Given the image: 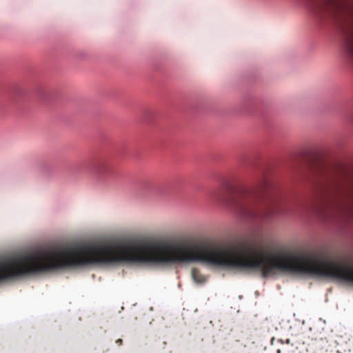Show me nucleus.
<instances>
[{
  "mask_svg": "<svg viewBox=\"0 0 353 353\" xmlns=\"http://www.w3.org/2000/svg\"><path fill=\"white\" fill-rule=\"evenodd\" d=\"M272 183L266 176L261 177L249 188L243 189L238 196L214 195V199L223 205L234 208L241 216L256 220L269 219L274 210L265 201Z\"/></svg>",
  "mask_w": 353,
  "mask_h": 353,
  "instance_id": "obj_1",
  "label": "nucleus"
},
{
  "mask_svg": "<svg viewBox=\"0 0 353 353\" xmlns=\"http://www.w3.org/2000/svg\"><path fill=\"white\" fill-rule=\"evenodd\" d=\"M306 3L315 14L338 26L343 36V50L353 61V0H306ZM347 120L353 125V114Z\"/></svg>",
  "mask_w": 353,
  "mask_h": 353,
  "instance_id": "obj_2",
  "label": "nucleus"
},
{
  "mask_svg": "<svg viewBox=\"0 0 353 353\" xmlns=\"http://www.w3.org/2000/svg\"><path fill=\"white\" fill-rule=\"evenodd\" d=\"M191 276L193 281L197 284H203L207 281L206 276L202 274L199 270L196 268L192 269Z\"/></svg>",
  "mask_w": 353,
  "mask_h": 353,
  "instance_id": "obj_3",
  "label": "nucleus"
},
{
  "mask_svg": "<svg viewBox=\"0 0 353 353\" xmlns=\"http://www.w3.org/2000/svg\"><path fill=\"white\" fill-rule=\"evenodd\" d=\"M123 341L121 339H119L116 341V343H117L119 345H122Z\"/></svg>",
  "mask_w": 353,
  "mask_h": 353,
  "instance_id": "obj_4",
  "label": "nucleus"
}]
</instances>
